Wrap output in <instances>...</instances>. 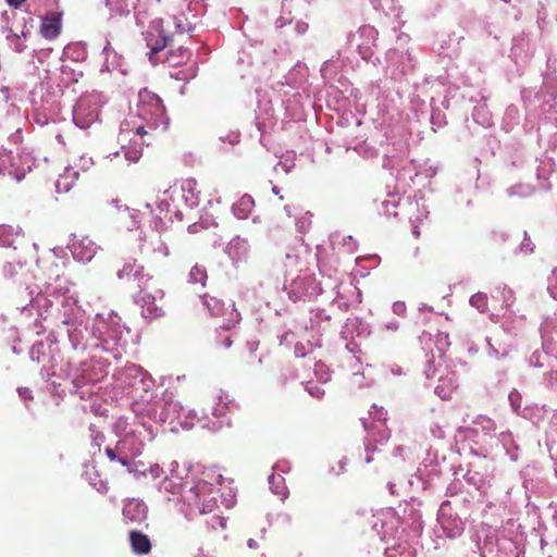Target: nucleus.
<instances>
[{
    "mask_svg": "<svg viewBox=\"0 0 557 557\" xmlns=\"http://www.w3.org/2000/svg\"><path fill=\"white\" fill-rule=\"evenodd\" d=\"M139 98L141 104L149 103L152 107L154 114L160 115L163 113L162 100L158 95L145 89L139 92Z\"/></svg>",
    "mask_w": 557,
    "mask_h": 557,
    "instance_id": "9d476101",
    "label": "nucleus"
},
{
    "mask_svg": "<svg viewBox=\"0 0 557 557\" xmlns=\"http://www.w3.org/2000/svg\"><path fill=\"white\" fill-rule=\"evenodd\" d=\"M123 517L131 522H139L146 517V507L135 500L128 502L123 508Z\"/></svg>",
    "mask_w": 557,
    "mask_h": 557,
    "instance_id": "6e6552de",
    "label": "nucleus"
},
{
    "mask_svg": "<svg viewBox=\"0 0 557 557\" xmlns=\"http://www.w3.org/2000/svg\"><path fill=\"white\" fill-rule=\"evenodd\" d=\"M136 134L143 137L144 135L148 134V132L144 126H138L136 129Z\"/></svg>",
    "mask_w": 557,
    "mask_h": 557,
    "instance_id": "aec40b11",
    "label": "nucleus"
},
{
    "mask_svg": "<svg viewBox=\"0 0 557 557\" xmlns=\"http://www.w3.org/2000/svg\"><path fill=\"white\" fill-rule=\"evenodd\" d=\"M5 1L8 2V4H9L10 7H13V8H15V9H16V8L21 7V4H22L23 2H25L26 0H5Z\"/></svg>",
    "mask_w": 557,
    "mask_h": 557,
    "instance_id": "6ab92c4d",
    "label": "nucleus"
},
{
    "mask_svg": "<svg viewBox=\"0 0 557 557\" xmlns=\"http://www.w3.org/2000/svg\"><path fill=\"white\" fill-rule=\"evenodd\" d=\"M61 27H62L61 14L55 13V12H50L42 20V23L40 26V33L46 39L53 40L60 35Z\"/></svg>",
    "mask_w": 557,
    "mask_h": 557,
    "instance_id": "20e7f679",
    "label": "nucleus"
},
{
    "mask_svg": "<svg viewBox=\"0 0 557 557\" xmlns=\"http://www.w3.org/2000/svg\"><path fill=\"white\" fill-rule=\"evenodd\" d=\"M145 276V268L136 258L125 260L123 267L117 271L120 280H138Z\"/></svg>",
    "mask_w": 557,
    "mask_h": 557,
    "instance_id": "39448f33",
    "label": "nucleus"
},
{
    "mask_svg": "<svg viewBox=\"0 0 557 557\" xmlns=\"http://www.w3.org/2000/svg\"><path fill=\"white\" fill-rule=\"evenodd\" d=\"M104 451L110 460H112V461L117 460L123 466H127V467L129 466V460L127 458H125V457L117 458L115 449H113L111 447H106Z\"/></svg>",
    "mask_w": 557,
    "mask_h": 557,
    "instance_id": "2eb2a0df",
    "label": "nucleus"
},
{
    "mask_svg": "<svg viewBox=\"0 0 557 557\" xmlns=\"http://www.w3.org/2000/svg\"><path fill=\"white\" fill-rule=\"evenodd\" d=\"M189 30L177 16H170L166 20H156L151 22L147 33L146 41L150 48L149 60L152 64H157L160 59L159 52L170 46L173 41L174 34H183Z\"/></svg>",
    "mask_w": 557,
    "mask_h": 557,
    "instance_id": "f257e3e1",
    "label": "nucleus"
},
{
    "mask_svg": "<svg viewBox=\"0 0 557 557\" xmlns=\"http://www.w3.org/2000/svg\"><path fill=\"white\" fill-rule=\"evenodd\" d=\"M125 157L127 160L137 161L141 157V150H127Z\"/></svg>",
    "mask_w": 557,
    "mask_h": 557,
    "instance_id": "a211bd4d",
    "label": "nucleus"
},
{
    "mask_svg": "<svg viewBox=\"0 0 557 557\" xmlns=\"http://www.w3.org/2000/svg\"><path fill=\"white\" fill-rule=\"evenodd\" d=\"M129 544L132 550L137 555H147L151 552V542L141 531L133 530L129 532Z\"/></svg>",
    "mask_w": 557,
    "mask_h": 557,
    "instance_id": "0eeeda50",
    "label": "nucleus"
},
{
    "mask_svg": "<svg viewBox=\"0 0 557 557\" xmlns=\"http://www.w3.org/2000/svg\"><path fill=\"white\" fill-rule=\"evenodd\" d=\"M208 525L212 530H224L226 528V520L222 516L213 515L209 521H207Z\"/></svg>",
    "mask_w": 557,
    "mask_h": 557,
    "instance_id": "4468645a",
    "label": "nucleus"
},
{
    "mask_svg": "<svg viewBox=\"0 0 557 557\" xmlns=\"http://www.w3.org/2000/svg\"><path fill=\"white\" fill-rule=\"evenodd\" d=\"M190 58V52L188 49L180 46L176 49H172L168 52L163 62L169 63L171 66H177L181 64H185Z\"/></svg>",
    "mask_w": 557,
    "mask_h": 557,
    "instance_id": "1a4fd4ad",
    "label": "nucleus"
},
{
    "mask_svg": "<svg viewBox=\"0 0 557 557\" xmlns=\"http://www.w3.org/2000/svg\"><path fill=\"white\" fill-rule=\"evenodd\" d=\"M163 292L158 290V296H153L141 289L138 295V304L141 306V313L147 319H156L163 314V307L161 304L163 299Z\"/></svg>",
    "mask_w": 557,
    "mask_h": 557,
    "instance_id": "7ed1b4c3",
    "label": "nucleus"
},
{
    "mask_svg": "<svg viewBox=\"0 0 557 557\" xmlns=\"http://www.w3.org/2000/svg\"><path fill=\"white\" fill-rule=\"evenodd\" d=\"M219 400H220V403L212 410V414L215 416V417H221V416L225 414L226 409L228 408V404L227 403L222 404V397L221 396L219 397Z\"/></svg>",
    "mask_w": 557,
    "mask_h": 557,
    "instance_id": "f3484780",
    "label": "nucleus"
},
{
    "mask_svg": "<svg viewBox=\"0 0 557 557\" xmlns=\"http://www.w3.org/2000/svg\"><path fill=\"white\" fill-rule=\"evenodd\" d=\"M103 437H104V436H103V434H102V433H100V432H98V433L96 434V436H95V441H97V440H102Z\"/></svg>",
    "mask_w": 557,
    "mask_h": 557,
    "instance_id": "4be33fe9",
    "label": "nucleus"
},
{
    "mask_svg": "<svg viewBox=\"0 0 557 557\" xmlns=\"http://www.w3.org/2000/svg\"><path fill=\"white\" fill-rule=\"evenodd\" d=\"M107 4L119 12L127 10V4L125 0H107Z\"/></svg>",
    "mask_w": 557,
    "mask_h": 557,
    "instance_id": "dca6fc26",
    "label": "nucleus"
},
{
    "mask_svg": "<svg viewBox=\"0 0 557 557\" xmlns=\"http://www.w3.org/2000/svg\"><path fill=\"white\" fill-rule=\"evenodd\" d=\"M231 345H232V339H231L228 336H227V337H225V338L223 339V346H224L225 348H228V347H231Z\"/></svg>",
    "mask_w": 557,
    "mask_h": 557,
    "instance_id": "412c9836",
    "label": "nucleus"
},
{
    "mask_svg": "<svg viewBox=\"0 0 557 557\" xmlns=\"http://www.w3.org/2000/svg\"><path fill=\"white\" fill-rule=\"evenodd\" d=\"M72 251L75 258L84 262L94 258L97 252V247L90 239L84 238L79 242L73 243Z\"/></svg>",
    "mask_w": 557,
    "mask_h": 557,
    "instance_id": "423d86ee",
    "label": "nucleus"
},
{
    "mask_svg": "<svg viewBox=\"0 0 557 557\" xmlns=\"http://www.w3.org/2000/svg\"><path fill=\"white\" fill-rule=\"evenodd\" d=\"M471 306L475 307L479 311L485 312L487 310V296L484 293H476L470 298Z\"/></svg>",
    "mask_w": 557,
    "mask_h": 557,
    "instance_id": "ddd939ff",
    "label": "nucleus"
},
{
    "mask_svg": "<svg viewBox=\"0 0 557 557\" xmlns=\"http://www.w3.org/2000/svg\"><path fill=\"white\" fill-rule=\"evenodd\" d=\"M253 203V198L251 196L244 195L233 207L234 214L238 219H246L252 210Z\"/></svg>",
    "mask_w": 557,
    "mask_h": 557,
    "instance_id": "9b49d317",
    "label": "nucleus"
},
{
    "mask_svg": "<svg viewBox=\"0 0 557 557\" xmlns=\"http://www.w3.org/2000/svg\"><path fill=\"white\" fill-rule=\"evenodd\" d=\"M78 177V173L75 171L66 170L64 174L60 175L57 180L55 188L58 193L69 191L74 182V178Z\"/></svg>",
    "mask_w": 557,
    "mask_h": 557,
    "instance_id": "f8f14e48",
    "label": "nucleus"
},
{
    "mask_svg": "<svg viewBox=\"0 0 557 557\" xmlns=\"http://www.w3.org/2000/svg\"><path fill=\"white\" fill-rule=\"evenodd\" d=\"M219 491L207 481H199L185 495V500L190 508H195L201 515L211 513L218 509Z\"/></svg>",
    "mask_w": 557,
    "mask_h": 557,
    "instance_id": "f03ea898",
    "label": "nucleus"
}]
</instances>
